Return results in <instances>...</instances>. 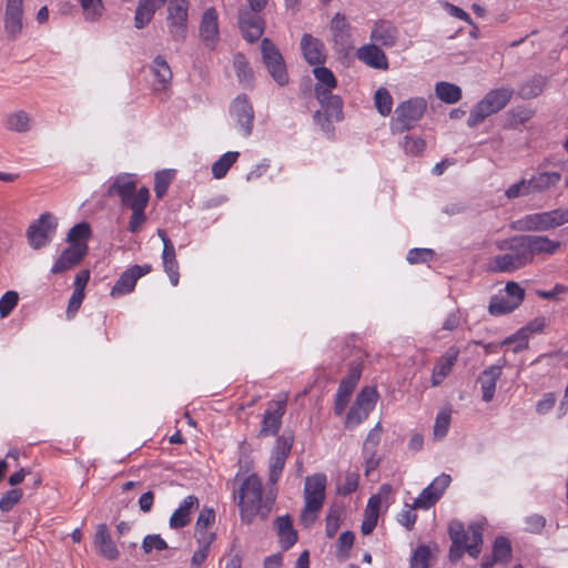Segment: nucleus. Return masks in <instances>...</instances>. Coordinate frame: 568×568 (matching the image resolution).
<instances>
[{
  "instance_id": "f257e3e1",
  "label": "nucleus",
  "mask_w": 568,
  "mask_h": 568,
  "mask_svg": "<svg viewBox=\"0 0 568 568\" xmlns=\"http://www.w3.org/2000/svg\"><path fill=\"white\" fill-rule=\"evenodd\" d=\"M233 498L239 507L241 520L245 524H252L256 518L265 519L275 503V495L272 490H264L257 474L237 480Z\"/></svg>"
},
{
  "instance_id": "f03ea898",
  "label": "nucleus",
  "mask_w": 568,
  "mask_h": 568,
  "mask_svg": "<svg viewBox=\"0 0 568 568\" xmlns=\"http://www.w3.org/2000/svg\"><path fill=\"white\" fill-rule=\"evenodd\" d=\"M326 476L314 474L305 478L304 485V508L301 513V523L308 527L317 518L325 500Z\"/></svg>"
},
{
  "instance_id": "7ed1b4c3",
  "label": "nucleus",
  "mask_w": 568,
  "mask_h": 568,
  "mask_svg": "<svg viewBox=\"0 0 568 568\" xmlns=\"http://www.w3.org/2000/svg\"><path fill=\"white\" fill-rule=\"evenodd\" d=\"M514 94L510 88H498L490 90L478 103L470 110L467 124L470 128L477 126L486 118L503 110L510 101Z\"/></svg>"
},
{
  "instance_id": "20e7f679",
  "label": "nucleus",
  "mask_w": 568,
  "mask_h": 568,
  "mask_svg": "<svg viewBox=\"0 0 568 568\" xmlns=\"http://www.w3.org/2000/svg\"><path fill=\"white\" fill-rule=\"evenodd\" d=\"M568 223V209L532 213L516 222V229L526 232L548 231Z\"/></svg>"
},
{
  "instance_id": "39448f33",
  "label": "nucleus",
  "mask_w": 568,
  "mask_h": 568,
  "mask_svg": "<svg viewBox=\"0 0 568 568\" xmlns=\"http://www.w3.org/2000/svg\"><path fill=\"white\" fill-rule=\"evenodd\" d=\"M427 102L424 98H410L399 103L395 109L392 131L403 133L410 130L424 115Z\"/></svg>"
},
{
  "instance_id": "423d86ee",
  "label": "nucleus",
  "mask_w": 568,
  "mask_h": 568,
  "mask_svg": "<svg viewBox=\"0 0 568 568\" xmlns=\"http://www.w3.org/2000/svg\"><path fill=\"white\" fill-rule=\"evenodd\" d=\"M261 53L263 62L274 81L281 87L287 84L288 74L283 55L268 38L262 40Z\"/></svg>"
},
{
  "instance_id": "0eeeda50",
  "label": "nucleus",
  "mask_w": 568,
  "mask_h": 568,
  "mask_svg": "<svg viewBox=\"0 0 568 568\" xmlns=\"http://www.w3.org/2000/svg\"><path fill=\"white\" fill-rule=\"evenodd\" d=\"M189 0H170L168 4V28L175 41H184L187 34Z\"/></svg>"
},
{
  "instance_id": "6e6552de",
  "label": "nucleus",
  "mask_w": 568,
  "mask_h": 568,
  "mask_svg": "<svg viewBox=\"0 0 568 568\" xmlns=\"http://www.w3.org/2000/svg\"><path fill=\"white\" fill-rule=\"evenodd\" d=\"M293 444L294 435L292 433L285 432L283 435L277 437L268 462V479L272 484H276L278 481Z\"/></svg>"
},
{
  "instance_id": "1a4fd4ad",
  "label": "nucleus",
  "mask_w": 568,
  "mask_h": 568,
  "mask_svg": "<svg viewBox=\"0 0 568 568\" xmlns=\"http://www.w3.org/2000/svg\"><path fill=\"white\" fill-rule=\"evenodd\" d=\"M57 221L50 213H43L28 229L27 236L29 244L39 250L45 246L54 235Z\"/></svg>"
},
{
  "instance_id": "9d476101",
  "label": "nucleus",
  "mask_w": 568,
  "mask_h": 568,
  "mask_svg": "<svg viewBox=\"0 0 568 568\" xmlns=\"http://www.w3.org/2000/svg\"><path fill=\"white\" fill-rule=\"evenodd\" d=\"M334 50L346 55L353 48L352 27L343 13L337 12L329 26Z\"/></svg>"
},
{
  "instance_id": "9b49d317",
  "label": "nucleus",
  "mask_w": 568,
  "mask_h": 568,
  "mask_svg": "<svg viewBox=\"0 0 568 568\" xmlns=\"http://www.w3.org/2000/svg\"><path fill=\"white\" fill-rule=\"evenodd\" d=\"M455 525L460 527V546L466 549V552L470 557L477 558L481 551L484 530L483 524L474 521L470 523L466 529L460 520L455 519L449 523L448 528H453Z\"/></svg>"
},
{
  "instance_id": "f8f14e48",
  "label": "nucleus",
  "mask_w": 568,
  "mask_h": 568,
  "mask_svg": "<svg viewBox=\"0 0 568 568\" xmlns=\"http://www.w3.org/2000/svg\"><path fill=\"white\" fill-rule=\"evenodd\" d=\"M106 194L109 196H119L123 206L138 202L140 189L136 190V179L134 175L123 173L115 176L109 186Z\"/></svg>"
},
{
  "instance_id": "ddd939ff",
  "label": "nucleus",
  "mask_w": 568,
  "mask_h": 568,
  "mask_svg": "<svg viewBox=\"0 0 568 568\" xmlns=\"http://www.w3.org/2000/svg\"><path fill=\"white\" fill-rule=\"evenodd\" d=\"M199 34L205 48L214 50L220 41L219 14L215 8H207L200 21Z\"/></svg>"
},
{
  "instance_id": "4468645a",
  "label": "nucleus",
  "mask_w": 568,
  "mask_h": 568,
  "mask_svg": "<svg viewBox=\"0 0 568 568\" xmlns=\"http://www.w3.org/2000/svg\"><path fill=\"white\" fill-rule=\"evenodd\" d=\"M286 410V399L272 400L263 415L260 437H267L276 435L282 425V417Z\"/></svg>"
},
{
  "instance_id": "2eb2a0df",
  "label": "nucleus",
  "mask_w": 568,
  "mask_h": 568,
  "mask_svg": "<svg viewBox=\"0 0 568 568\" xmlns=\"http://www.w3.org/2000/svg\"><path fill=\"white\" fill-rule=\"evenodd\" d=\"M230 113L240 125L242 135L248 136L253 129L254 110L245 94H240L233 100Z\"/></svg>"
},
{
  "instance_id": "dca6fc26",
  "label": "nucleus",
  "mask_w": 568,
  "mask_h": 568,
  "mask_svg": "<svg viewBox=\"0 0 568 568\" xmlns=\"http://www.w3.org/2000/svg\"><path fill=\"white\" fill-rule=\"evenodd\" d=\"M452 478L447 474H440L437 476L414 500V507L420 509H428L436 504L442 497L445 489L449 486Z\"/></svg>"
},
{
  "instance_id": "f3484780",
  "label": "nucleus",
  "mask_w": 568,
  "mask_h": 568,
  "mask_svg": "<svg viewBox=\"0 0 568 568\" xmlns=\"http://www.w3.org/2000/svg\"><path fill=\"white\" fill-rule=\"evenodd\" d=\"M258 13L251 9H243L239 13L240 30L244 39L251 43L257 41L264 31L265 22Z\"/></svg>"
},
{
  "instance_id": "a211bd4d",
  "label": "nucleus",
  "mask_w": 568,
  "mask_h": 568,
  "mask_svg": "<svg viewBox=\"0 0 568 568\" xmlns=\"http://www.w3.org/2000/svg\"><path fill=\"white\" fill-rule=\"evenodd\" d=\"M151 265H134L122 273L111 290V296L118 297L131 293L136 284V281L143 275L151 272Z\"/></svg>"
},
{
  "instance_id": "6ab92c4d",
  "label": "nucleus",
  "mask_w": 568,
  "mask_h": 568,
  "mask_svg": "<svg viewBox=\"0 0 568 568\" xmlns=\"http://www.w3.org/2000/svg\"><path fill=\"white\" fill-rule=\"evenodd\" d=\"M524 237L531 263L535 256L554 255L561 246V242L551 240L545 235H524Z\"/></svg>"
},
{
  "instance_id": "aec40b11",
  "label": "nucleus",
  "mask_w": 568,
  "mask_h": 568,
  "mask_svg": "<svg viewBox=\"0 0 568 568\" xmlns=\"http://www.w3.org/2000/svg\"><path fill=\"white\" fill-rule=\"evenodd\" d=\"M158 235L163 242L162 262L165 273L173 286L179 284V263L176 260L175 248L172 241L168 237L164 230L159 229Z\"/></svg>"
},
{
  "instance_id": "412c9836",
  "label": "nucleus",
  "mask_w": 568,
  "mask_h": 568,
  "mask_svg": "<svg viewBox=\"0 0 568 568\" xmlns=\"http://www.w3.org/2000/svg\"><path fill=\"white\" fill-rule=\"evenodd\" d=\"M152 75V89L155 92H166L172 84V70L168 61L162 57L158 55L150 65Z\"/></svg>"
},
{
  "instance_id": "4be33fe9",
  "label": "nucleus",
  "mask_w": 568,
  "mask_h": 568,
  "mask_svg": "<svg viewBox=\"0 0 568 568\" xmlns=\"http://www.w3.org/2000/svg\"><path fill=\"white\" fill-rule=\"evenodd\" d=\"M88 252L87 243L70 244L53 264V274L62 273L78 265Z\"/></svg>"
},
{
  "instance_id": "5701e85b",
  "label": "nucleus",
  "mask_w": 568,
  "mask_h": 568,
  "mask_svg": "<svg viewBox=\"0 0 568 568\" xmlns=\"http://www.w3.org/2000/svg\"><path fill=\"white\" fill-rule=\"evenodd\" d=\"M93 544L100 556L103 558L111 561L119 559L120 551L118 550L105 524H99L97 526Z\"/></svg>"
},
{
  "instance_id": "b1692460",
  "label": "nucleus",
  "mask_w": 568,
  "mask_h": 568,
  "mask_svg": "<svg viewBox=\"0 0 568 568\" xmlns=\"http://www.w3.org/2000/svg\"><path fill=\"white\" fill-rule=\"evenodd\" d=\"M459 348L450 346L436 362L432 373V385L438 386L449 375L459 356Z\"/></svg>"
},
{
  "instance_id": "393cba45",
  "label": "nucleus",
  "mask_w": 568,
  "mask_h": 568,
  "mask_svg": "<svg viewBox=\"0 0 568 568\" xmlns=\"http://www.w3.org/2000/svg\"><path fill=\"white\" fill-rule=\"evenodd\" d=\"M315 95L328 119H334L336 121L342 119L343 103L338 95H335L332 91L318 85H315Z\"/></svg>"
},
{
  "instance_id": "a878e982",
  "label": "nucleus",
  "mask_w": 568,
  "mask_h": 568,
  "mask_svg": "<svg viewBox=\"0 0 568 568\" xmlns=\"http://www.w3.org/2000/svg\"><path fill=\"white\" fill-rule=\"evenodd\" d=\"M23 0H8L4 16V29L11 39H16L22 30Z\"/></svg>"
},
{
  "instance_id": "bb28decb",
  "label": "nucleus",
  "mask_w": 568,
  "mask_h": 568,
  "mask_svg": "<svg viewBox=\"0 0 568 568\" xmlns=\"http://www.w3.org/2000/svg\"><path fill=\"white\" fill-rule=\"evenodd\" d=\"M301 49L303 57L311 65H320L325 62L324 43L312 34L305 33L302 37Z\"/></svg>"
},
{
  "instance_id": "cd10ccee",
  "label": "nucleus",
  "mask_w": 568,
  "mask_h": 568,
  "mask_svg": "<svg viewBox=\"0 0 568 568\" xmlns=\"http://www.w3.org/2000/svg\"><path fill=\"white\" fill-rule=\"evenodd\" d=\"M149 199H150V191L148 187L143 186L140 189V195L138 197V202L130 203V205L128 206L130 210H132V215L130 217L129 226H128L130 232H132V233L139 232L140 229L142 227V225L145 223L146 215H145L144 210L149 203Z\"/></svg>"
},
{
  "instance_id": "c85d7f7f",
  "label": "nucleus",
  "mask_w": 568,
  "mask_h": 568,
  "mask_svg": "<svg viewBox=\"0 0 568 568\" xmlns=\"http://www.w3.org/2000/svg\"><path fill=\"white\" fill-rule=\"evenodd\" d=\"M357 58L366 65L378 69H388V59L385 52L375 43L365 44L357 50Z\"/></svg>"
},
{
  "instance_id": "c756f323",
  "label": "nucleus",
  "mask_w": 568,
  "mask_h": 568,
  "mask_svg": "<svg viewBox=\"0 0 568 568\" xmlns=\"http://www.w3.org/2000/svg\"><path fill=\"white\" fill-rule=\"evenodd\" d=\"M200 506L199 499L194 495L186 496L180 507L174 510L170 517V527L173 529L183 528L191 521V514Z\"/></svg>"
},
{
  "instance_id": "7c9ffc66",
  "label": "nucleus",
  "mask_w": 568,
  "mask_h": 568,
  "mask_svg": "<svg viewBox=\"0 0 568 568\" xmlns=\"http://www.w3.org/2000/svg\"><path fill=\"white\" fill-rule=\"evenodd\" d=\"M371 39L379 45L392 48L397 43L398 30L393 23L381 20L374 24Z\"/></svg>"
},
{
  "instance_id": "2f4dec72",
  "label": "nucleus",
  "mask_w": 568,
  "mask_h": 568,
  "mask_svg": "<svg viewBox=\"0 0 568 568\" xmlns=\"http://www.w3.org/2000/svg\"><path fill=\"white\" fill-rule=\"evenodd\" d=\"M501 371L503 367L500 365H491L480 374L479 383L484 402L488 403L493 400L497 381L501 376Z\"/></svg>"
},
{
  "instance_id": "473e14b6",
  "label": "nucleus",
  "mask_w": 568,
  "mask_h": 568,
  "mask_svg": "<svg viewBox=\"0 0 568 568\" xmlns=\"http://www.w3.org/2000/svg\"><path fill=\"white\" fill-rule=\"evenodd\" d=\"M511 558V546L507 538L497 537L493 546V554L481 562V568H491L495 564H506Z\"/></svg>"
},
{
  "instance_id": "72a5a7b5",
  "label": "nucleus",
  "mask_w": 568,
  "mask_h": 568,
  "mask_svg": "<svg viewBox=\"0 0 568 568\" xmlns=\"http://www.w3.org/2000/svg\"><path fill=\"white\" fill-rule=\"evenodd\" d=\"M381 434L382 427L381 424L377 423L375 427L368 433L364 443L363 453L367 464L366 473L375 469L378 465V459H376V447L379 444Z\"/></svg>"
},
{
  "instance_id": "f704fd0d",
  "label": "nucleus",
  "mask_w": 568,
  "mask_h": 568,
  "mask_svg": "<svg viewBox=\"0 0 568 568\" xmlns=\"http://www.w3.org/2000/svg\"><path fill=\"white\" fill-rule=\"evenodd\" d=\"M166 0H140L134 16V26L138 29L144 28L151 22L158 9H160Z\"/></svg>"
},
{
  "instance_id": "c9c22d12",
  "label": "nucleus",
  "mask_w": 568,
  "mask_h": 568,
  "mask_svg": "<svg viewBox=\"0 0 568 568\" xmlns=\"http://www.w3.org/2000/svg\"><path fill=\"white\" fill-rule=\"evenodd\" d=\"M215 513L211 508H203L197 517L195 525V537L197 541H204L205 544H212L215 538V534L207 530V528L214 523Z\"/></svg>"
},
{
  "instance_id": "e433bc0d",
  "label": "nucleus",
  "mask_w": 568,
  "mask_h": 568,
  "mask_svg": "<svg viewBox=\"0 0 568 568\" xmlns=\"http://www.w3.org/2000/svg\"><path fill=\"white\" fill-rule=\"evenodd\" d=\"M275 527L281 546L284 549L291 548L297 541V531L294 529L293 521L288 515L277 517L275 519Z\"/></svg>"
},
{
  "instance_id": "4c0bfd02",
  "label": "nucleus",
  "mask_w": 568,
  "mask_h": 568,
  "mask_svg": "<svg viewBox=\"0 0 568 568\" xmlns=\"http://www.w3.org/2000/svg\"><path fill=\"white\" fill-rule=\"evenodd\" d=\"M524 235H516L510 239L500 241L497 243V247L501 251H507L510 254L518 255L523 257V263L528 265L530 264V257L528 253V248L525 245Z\"/></svg>"
},
{
  "instance_id": "58836bf2",
  "label": "nucleus",
  "mask_w": 568,
  "mask_h": 568,
  "mask_svg": "<svg viewBox=\"0 0 568 568\" xmlns=\"http://www.w3.org/2000/svg\"><path fill=\"white\" fill-rule=\"evenodd\" d=\"M561 179L558 172H539L528 179L531 193L542 192L555 186Z\"/></svg>"
},
{
  "instance_id": "ea45409f",
  "label": "nucleus",
  "mask_w": 568,
  "mask_h": 568,
  "mask_svg": "<svg viewBox=\"0 0 568 568\" xmlns=\"http://www.w3.org/2000/svg\"><path fill=\"white\" fill-rule=\"evenodd\" d=\"M491 270L495 272H513L526 266L523 257L510 253L497 255L491 261Z\"/></svg>"
},
{
  "instance_id": "a19ab883",
  "label": "nucleus",
  "mask_w": 568,
  "mask_h": 568,
  "mask_svg": "<svg viewBox=\"0 0 568 568\" xmlns=\"http://www.w3.org/2000/svg\"><path fill=\"white\" fill-rule=\"evenodd\" d=\"M435 93L439 100L448 104L456 103L462 99V89L450 82H437Z\"/></svg>"
},
{
  "instance_id": "79ce46f5",
  "label": "nucleus",
  "mask_w": 568,
  "mask_h": 568,
  "mask_svg": "<svg viewBox=\"0 0 568 568\" xmlns=\"http://www.w3.org/2000/svg\"><path fill=\"white\" fill-rule=\"evenodd\" d=\"M233 67L236 72L237 79L245 87H251L254 80V72L248 64V61L242 53H236L233 59Z\"/></svg>"
},
{
  "instance_id": "37998d69",
  "label": "nucleus",
  "mask_w": 568,
  "mask_h": 568,
  "mask_svg": "<svg viewBox=\"0 0 568 568\" xmlns=\"http://www.w3.org/2000/svg\"><path fill=\"white\" fill-rule=\"evenodd\" d=\"M240 153L236 151H229L224 153L217 161L212 164V174L215 179H223L231 166L237 161Z\"/></svg>"
},
{
  "instance_id": "c03bdc74",
  "label": "nucleus",
  "mask_w": 568,
  "mask_h": 568,
  "mask_svg": "<svg viewBox=\"0 0 568 568\" xmlns=\"http://www.w3.org/2000/svg\"><path fill=\"white\" fill-rule=\"evenodd\" d=\"M32 119L26 111H17L7 116L6 125L16 132H27L31 128Z\"/></svg>"
},
{
  "instance_id": "a18cd8bd",
  "label": "nucleus",
  "mask_w": 568,
  "mask_h": 568,
  "mask_svg": "<svg viewBox=\"0 0 568 568\" xmlns=\"http://www.w3.org/2000/svg\"><path fill=\"white\" fill-rule=\"evenodd\" d=\"M517 307L518 305L506 295H497L491 297L488 310L491 315H503L513 312Z\"/></svg>"
},
{
  "instance_id": "49530a36",
  "label": "nucleus",
  "mask_w": 568,
  "mask_h": 568,
  "mask_svg": "<svg viewBox=\"0 0 568 568\" xmlns=\"http://www.w3.org/2000/svg\"><path fill=\"white\" fill-rule=\"evenodd\" d=\"M374 103L378 113L383 116L390 114L393 109V98L385 88H379L374 94Z\"/></svg>"
},
{
  "instance_id": "de8ad7c7",
  "label": "nucleus",
  "mask_w": 568,
  "mask_h": 568,
  "mask_svg": "<svg viewBox=\"0 0 568 568\" xmlns=\"http://www.w3.org/2000/svg\"><path fill=\"white\" fill-rule=\"evenodd\" d=\"M545 83L546 81L542 77H535L520 87L519 94L524 99L536 98L542 93Z\"/></svg>"
},
{
  "instance_id": "09e8293b",
  "label": "nucleus",
  "mask_w": 568,
  "mask_h": 568,
  "mask_svg": "<svg viewBox=\"0 0 568 568\" xmlns=\"http://www.w3.org/2000/svg\"><path fill=\"white\" fill-rule=\"evenodd\" d=\"M378 394L374 387H365L357 395L355 405H357L362 410L371 413L376 404Z\"/></svg>"
},
{
  "instance_id": "8fccbe9b",
  "label": "nucleus",
  "mask_w": 568,
  "mask_h": 568,
  "mask_svg": "<svg viewBox=\"0 0 568 568\" xmlns=\"http://www.w3.org/2000/svg\"><path fill=\"white\" fill-rule=\"evenodd\" d=\"M448 534L452 540V546L449 548V559L455 562L459 560L466 551V549L460 546V527L455 525V527L448 528Z\"/></svg>"
},
{
  "instance_id": "3c124183",
  "label": "nucleus",
  "mask_w": 568,
  "mask_h": 568,
  "mask_svg": "<svg viewBox=\"0 0 568 568\" xmlns=\"http://www.w3.org/2000/svg\"><path fill=\"white\" fill-rule=\"evenodd\" d=\"M91 236V227L87 222L75 224L70 229L67 241L70 244L87 243V240Z\"/></svg>"
},
{
  "instance_id": "603ef678",
  "label": "nucleus",
  "mask_w": 568,
  "mask_h": 568,
  "mask_svg": "<svg viewBox=\"0 0 568 568\" xmlns=\"http://www.w3.org/2000/svg\"><path fill=\"white\" fill-rule=\"evenodd\" d=\"M315 79L318 81L316 85L332 91L337 85L334 73L326 67H316L313 70Z\"/></svg>"
},
{
  "instance_id": "864d4df0",
  "label": "nucleus",
  "mask_w": 568,
  "mask_h": 568,
  "mask_svg": "<svg viewBox=\"0 0 568 568\" xmlns=\"http://www.w3.org/2000/svg\"><path fill=\"white\" fill-rule=\"evenodd\" d=\"M450 426V412L447 409L440 410L435 419L434 424V438L435 439H443L449 429Z\"/></svg>"
},
{
  "instance_id": "5fc2aeb1",
  "label": "nucleus",
  "mask_w": 568,
  "mask_h": 568,
  "mask_svg": "<svg viewBox=\"0 0 568 568\" xmlns=\"http://www.w3.org/2000/svg\"><path fill=\"white\" fill-rule=\"evenodd\" d=\"M354 534L352 531H344L338 537L336 557L338 560L344 561L349 557V551L354 545Z\"/></svg>"
},
{
  "instance_id": "6e6d98bb",
  "label": "nucleus",
  "mask_w": 568,
  "mask_h": 568,
  "mask_svg": "<svg viewBox=\"0 0 568 568\" xmlns=\"http://www.w3.org/2000/svg\"><path fill=\"white\" fill-rule=\"evenodd\" d=\"M343 510L339 507H332L326 516L325 532L328 538H333L339 529Z\"/></svg>"
},
{
  "instance_id": "4d7b16f0",
  "label": "nucleus",
  "mask_w": 568,
  "mask_h": 568,
  "mask_svg": "<svg viewBox=\"0 0 568 568\" xmlns=\"http://www.w3.org/2000/svg\"><path fill=\"white\" fill-rule=\"evenodd\" d=\"M87 20L94 21L102 16L103 4L101 0H79Z\"/></svg>"
},
{
  "instance_id": "13d9d810",
  "label": "nucleus",
  "mask_w": 568,
  "mask_h": 568,
  "mask_svg": "<svg viewBox=\"0 0 568 568\" xmlns=\"http://www.w3.org/2000/svg\"><path fill=\"white\" fill-rule=\"evenodd\" d=\"M168 548V542L158 534L146 535L142 541V549L146 555L151 554L153 550L162 551Z\"/></svg>"
},
{
  "instance_id": "bf43d9fd",
  "label": "nucleus",
  "mask_w": 568,
  "mask_h": 568,
  "mask_svg": "<svg viewBox=\"0 0 568 568\" xmlns=\"http://www.w3.org/2000/svg\"><path fill=\"white\" fill-rule=\"evenodd\" d=\"M430 551L425 545H420L414 551L410 559V568H429Z\"/></svg>"
},
{
  "instance_id": "052dcab7",
  "label": "nucleus",
  "mask_w": 568,
  "mask_h": 568,
  "mask_svg": "<svg viewBox=\"0 0 568 568\" xmlns=\"http://www.w3.org/2000/svg\"><path fill=\"white\" fill-rule=\"evenodd\" d=\"M354 389L355 388L348 386L347 384L339 383L335 397V413L337 415H341L344 412Z\"/></svg>"
},
{
  "instance_id": "680f3d73",
  "label": "nucleus",
  "mask_w": 568,
  "mask_h": 568,
  "mask_svg": "<svg viewBox=\"0 0 568 568\" xmlns=\"http://www.w3.org/2000/svg\"><path fill=\"white\" fill-rule=\"evenodd\" d=\"M19 301L18 293L14 291H8L0 298V316L7 317L12 310L17 306Z\"/></svg>"
},
{
  "instance_id": "e2e57ef3",
  "label": "nucleus",
  "mask_w": 568,
  "mask_h": 568,
  "mask_svg": "<svg viewBox=\"0 0 568 568\" xmlns=\"http://www.w3.org/2000/svg\"><path fill=\"white\" fill-rule=\"evenodd\" d=\"M403 149L409 155H419L425 149V141L419 136L406 135L403 141Z\"/></svg>"
},
{
  "instance_id": "0e129e2a",
  "label": "nucleus",
  "mask_w": 568,
  "mask_h": 568,
  "mask_svg": "<svg viewBox=\"0 0 568 568\" xmlns=\"http://www.w3.org/2000/svg\"><path fill=\"white\" fill-rule=\"evenodd\" d=\"M22 498L21 489H11L7 491L0 499V509L2 511L11 510Z\"/></svg>"
},
{
  "instance_id": "69168bd1",
  "label": "nucleus",
  "mask_w": 568,
  "mask_h": 568,
  "mask_svg": "<svg viewBox=\"0 0 568 568\" xmlns=\"http://www.w3.org/2000/svg\"><path fill=\"white\" fill-rule=\"evenodd\" d=\"M171 180V174L168 171H161L155 174L154 192L159 199H161L166 193Z\"/></svg>"
},
{
  "instance_id": "338daca9",
  "label": "nucleus",
  "mask_w": 568,
  "mask_h": 568,
  "mask_svg": "<svg viewBox=\"0 0 568 568\" xmlns=\"http://www.w3.org/2000/svg\"><path fill=\"white\" fill-rule=\"evenodd\" d=\"M505 194L508 199H516L519 196H526V195L531 194L528 180L523 179L519 182L510 185L506 190Z\"/></svg>"
},
{
  "instance_id": "774afa93",
  "label": "nucleus",
  "mask_w": 568,
  "mask_h": 568,
  "mask_svg": "<svg viewBox=\"0 0 568 568\" xmlns=\"http://www.w3.org/2000/svg\"><path fill=\"white\" fill-rule=\"evenodd\" d=\"M505 295L518 306L525 297V290L516 282H508L505 287Z\"/></svg>"
}]
</instances>
